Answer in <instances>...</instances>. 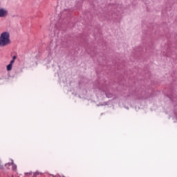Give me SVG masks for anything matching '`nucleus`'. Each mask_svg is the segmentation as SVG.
Masks as SVG:
<instances>
[{
	"label": "nucleus",
	"instance_id": "obj_1",
	"mask_svg": "<svg viewBox=\"0 0 177 177\" xmlns=\"http://www.w3.org/2000/svg\"><path fill=\"white\" fill-rule=\"evenodd\" d=\"M12 41H10V33L8 31L3 32L0 35V47L5 48L8 45H10Z\"/></svg>",
	"mask_w": 177,
	"mask_h": 177
},
{
	"label": "nucleus",
	"instance_id": "obj_2",
	"mask_svg": "<svg viewBox=\"0 0 177 177\" xmlns=\"http://www.w3.org/2000/svg\"><path fill=\"white\" fill-rule=\"evenodd\" d=\"M9 15L8 10L5 8H0V17H6Z\"/></svg>",
	"mask_w": 177,
	"mask_h": 177
},
{
	"label": "nucleus",
	"instance_id": "obj_3",
	"mask_svg": "<svg viewBox=\"0 0 177 177\" xmlns=\"http://www.w3.org/2000/svg\"><path fill=\"white\" fill-rule=\"evenodd\" d=\"M12 165V171H16L17 166L16 165H15V163H13V160H11V162H8L6 164V167L7 168H9V167Z\"/></svg>",
	"mask_w": 177,
	"mask_h": 177
},
{
	"label": "nucleus",
	"instance_id": "obj_4",
	"mask_svg": "<svg viewBox=\"0 0 177 177\" xmlns=\"http://www.w3.org/2000/svg\"><path fill=\"white\" fill-rule=\"evenodd\" d=\"M13 67V65H12V64H9L7 66V71H12V68Z\"/></svg>",
	"mask_w": 177,
	"mask_h": 177
},
{
	"label": "nucleus",
	"instance_id": "obj_5",
	"mask_svg": "<svg viewBox=\"0 0 177 177\" xmlns=\"http://www.w3.org/2000/svg\"><path fill=\"white\" fill-rule=\"evenodd\" d=\"M38 175H41V173H39V171L33 173V177L38 176Z\"/></svg>",
	"mask_w": 177,
	"mask_h": 177
},
{
	"label": "nucleus",
	"instance_id": "obj_6",
	"mask_svg": "<svg viewBox=\"0 0 177 177\" xmlns=\"http://www.w3.org/2000/svg\"><path fill=\"white\" fill-rule=\"evenodd\" d=\"M106 97H113V95L110 93H106Z\"/></svg>",
	"mask_w": 177,
	"mask_h": 177
},
{
	"label": "nucleus",
	"instance_id": "obj_7",
	"mask_svg": "<svg viewBox=\"0 0 177 177\" xmlns=\"http://www.w3.org/2000/svg\"><path fill=\"white\" fill-rule=\"evenodd\" d=\"M13 63H15V59H12L10 62V64H11L12 66H13Z\"/></svg>",
	"mask_w": 177,
	"mask_h": 177
},
{
	"label": "nucleus",
	"instance_id": "obj_8",
	"mask_svg": "<svg viewBox=\"0 0 177 177\" xmlns=\"http://www.w3.org/2000/svg\"><path fill=\"white\" fill-rule=\"evenodd\" d=\"M25 175H26V176L32 175V172L30 171V172H29V173H25Z\"/></svg>",
	"mask_w": 177,
	"mask_h": 177
},
{
	"label": "nucleus",
	"instance_id": "obj_9",
	"mask_svg": "<svg viewBox=\"0 0 177 177\" xmlns=\"http://www.w3.org/2000/svg\"><path fill=\"white\" fill-rule=\"evenodd\" d=\"M12 60H16V56L12 57Z\"/></svg>",
	"mask_w": 177,
	"mask_h": 177
},
{
	"label": "nucleus",
	"instance_id": "obj_10",
	"mask_svg": "<svg viewBox=\"0 0 177 177\" xmlns=\"http://www.w3.org/2000/svg\"><path fill=\"white\" fill-rule=\"evenodd\" d=\"M0 168H2V166L1 165V161H0Z\"/></svg>",
	"mask_w": 177,
	"mask_h": 177
}]
</instances>
